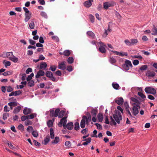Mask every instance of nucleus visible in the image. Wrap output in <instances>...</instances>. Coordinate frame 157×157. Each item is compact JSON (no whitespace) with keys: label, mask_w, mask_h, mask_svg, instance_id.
I'll use <instances>...</instances> for the list:
<instances>
[{"label":"nucleus","mask_w":157,"mask_h":157,"mask_svg":"<svg viewBox=\"0 0 157 157\" xmlns=\"http://www.w3.org/2000/svg\"><path fill=\"white\" fill-rule=\"evenodd\" d=\"M32 124V122L30 120H26L25 122V124L26 126H28L29 125H31Z\"/></svg>","instance_id":"bf43d9fd"},{"label":"nucleus","mask_w":157,"mask_h":157,"mask_svg":"<svg viewBox=\"0 0 157 157\" xmlns=\"http://www.w3.org/2000/svg\"><path fill=\"white\" fill-rule=\"evenodd\" d=\"M109 61L112 64H114L115 63L116 60L115 58V56L110 57L109 59Z\"/></svg>","instance_id":"2eb2a0df"},{"label":"nucleus","mask_w":157,"mask_h":157,"mask_svg":"<svg viewBox=\"0 0 157 157\" xmlns=\"http://www.w3.org/2000/svg\"><path fill=\"white\" fill-rule=\"evenodd\" d=\"M122 116L121 113L119 110H115V113L113 115V117L110 116V124L111 125H116V122L118 124L120 123V121L122 120Z\"/></svg>","instance_id":"f257e3e1"},{"label":"nucleus","mask_w":157,"mask_h":157,"mask_svg":"<svg viewBox=\"0 0 157 157\" xmlns=\"http://www.w3.org/2000/svg\"><path fill=\"white\" fill-rule=\"evenodd\" d=\"M32 112V110L31 109L26 107L25 108L23 111V113L25 115H28Z\"/></svg>","instance_id":"9b49d317"},{"label":"nucleus","mask_w":157,"mask_h":157,"mask_svg":"<svg viewBox=\"0 0 157 157\" xmlns=\"http://www.w3.org/2000/svg\"><path fill=\"white\" fill-rule=\"evenodd\" d=\"M66 62L65 61H63L60 63H59L58 66V68L59 69L64 70L66 69V67L65 65Z\"/></svg>","instance_id":"423d86ee"},{"label":"nucleus","mask_w":157,"mask_h":157,"mask_svg":"<svg viewBox=\"0 0 157 157\" xmlns=\"http://www.w3.org/2000/svg\"><path fill=\"white\" fill-rule=\"evenodd\" d=\"M29 27L31 29H33L35 27V24L33 21H31L29 24Z\"/></svg>","instance_id":"37998d69"},{"label":"nucleus","mask_w":157,"mask_h":157,"mask_svg":"<svg viewBox=\"0 0 157 157\" xmlns=\"http://www.w3.org/2000/svg\"><path fill=\"white\" fill-rule=\"evenodd\" d=\"M7 52H4L2 54L0 55V57L5 58L7 57Z\"/></svg>","instance_id":"603ef678"},{"label":"nucleus","mask_w":157,"mask_h":157,"mask_svg":"<svg viewBox=\"0 0 157 157\" xmlns=\"http://www.w3.org/2000/svg\"><path fill=\"white\" fill-rule=\"evenodd\" d=\"M40 15L43 17L47 19L48 18V16L46 13L44 11H41L40 13Z\"/></svg>","instance_id":"5701e85b"},{"label":"nucleus","mask_w":157,"mask_h":157,"mask_svg":"<svg viewBox=\"0 0 157 157\" xmlns=\"http://www.w3.org/2000/svg\"><path fill=\"white\" fill-rule=\"evenodd\" d=\"M145 92L147 94H152L155 95L156 93V90L152 87H146L144 89Z\"/></svg>","instance_id":"20e7f679"},{"label":"nucleus","mask_w":157,"mask_h":157,"mask_svg":"<svg viewBox=\"0 0 157 157\" xmlns=\"http://www.w3.org/2000/svg\"><path fill=\"white\" fill-rule=\"evenodd\" d=\"M87 35L89 36H90L93 38H94L95 37V34L91 31H88L86 33Z\"/></svg>","instance_id":"f3484780"},{"label":"nucleus","mask_w":157,"mask_h":157,"mask_svg":"<svg viewBox=\"0 0 157 157\" xmlns=\"http://www.w3.org/2000/svg\"><path fill=\"white\" fill-rule=\"evenodd\" d=\"M37 115V114L36 113H32L28 116V119H32L36 117Z\"/></svg>","instance_id":"2f4dec72"},{"label":"nucleus","mask_w":157,"mask_h":157,"mask_svg":"<svg viewBox=\"0 0 157 157\" xmlns=\"http://www.w3.org/2000/svg\"><path fill=\"white\" fill-rule=\"evenodd\" d=\"M89 17H90V18L91 21L92 23H93L94 22V16H93L92 15L90 14L89 15Z\"/></svg>","instance_id":"e2e57ef3"},{"label":"nucleus","mask_w":157,"mask_h":157,"mask_svg":"<svg viewBox=\"0 0 157 157\" xmlns=\"http://www.w3.org/2000/svg\"><path fill=\"white\" fill-rule=\"evenodd\" d=\"M52 39L55 40L56 42H58L59 39L58 37L56 36H53L52 37Z\"/></svg>","instance_id":"774afa93"},{"label":"nucleus","mask_w":157,"mask_h":157,"mask_svg":"<svg viewBox=\"0 0 157 157\" xmlns=\"http://www.w3.org/2000/svg\"><path fill=\"white\" fill-rule=\"evenodd\" d=\"M98 110L97 109H93L91 111V114L93 116H96V115L97 113Z\"/></svg>","instance_id":"f704fd0d"},{"label":"nucleus","mask_w":157,"mask_h":157,"mask_svg":"<svg viewBox=\"0 0 157 157\" xmlns=\"http://www.w3.org/2000/svg\"><path fill=\"white\" fill-rule=\"evenodd\" d=\"M4 111L6 112H7L10 111L9 108L7 105H6L4 106Z\"/></svg>","instance_id":"680f3d73"},{"label":"nucleus","mask_w":157,"mask_h":157,"mask_svg":"<svg viewBox=\"0 0 157 157\" xmlns=\"http://www.w3.org/2000/svg\"><path fill=\"white\" fill-rule=\"evenodd\" d=\"M147 66L146 65H142L140 68V69L141 71H145L147 68Z\"/></svg>","instance_id":"ea45409f"},{"label":"nucleus","mask_w":157,"mask_h":157,"mask_svg":"<svg viewBox=\"0 0 157 157\" xmlns=\"http://www.w3.org/2000/svg\"><path fill=\"white\" fill-rule=\"evenodd\" d=\"M47 125L49 127H52L53 125V122L51 120H49L48 121Z\"/></svg>","instance_id":"3c124183"},{"label":"nucleus","mask_w":157,"mask_h":157,"mask_svg":"<svg viewBox=\"0 0 157 157\" xmlns=\"http://www.w3.org/2000/svg\"><path fill=\"white\" fill-rule=\"evenodd\" d=\"M126 110L128 115L131 117L132 116V114L129 111V108L128 105H127L126 106Z\"/></svg>","instance_id":"79ce46f5"},{"label":"nucleus","mask_w":157,"mask_h":157,"mask_svg":"<svg viewBox=\"0 0 157 157\" xmlns=\"http://www.w3.org/2000/svg\"><path fill=\"white\" fill-rule=\"evenodd\" d=\"M67 60L68 63L69 64L72 63L74 62V59L72 57H69Z\"/></svg>","instance_id":"c9c22d12"},{"label":"nucleus","mask_w":157,"mask_h":157,"mask_svg":"<svg viewBox=\"0 0 157 157\" xmlns=\"http://www.w3.org/2000/svg\"><path fill=\"white\" fill-rule=\"evenodd\" d=\"M130 41L131 46L136 45L138 42V40L136 39H132Z\"/></svg>","instance_id":"6ab92c4d"},{"label":"nucleus","mask_w":157,"mask_h":157,"mask_svg":"<svg viewBox=\"0 0 157 157\" xmlns=\"http://www.w3.org/2000/svg\"><path fill=\"white\" fill-rule=\"evenodd\" d=\"M13 90V89L10 86H8L7 88V91L8 92H12Z\"/></svg>","instance_id":"052dcab7"},{"label":"nucleus","mask_w":157,"mask_h":157,"mask_svg":"<svg viewBox=\"0 0 157 157\" xmlns=\"http://www.w3.org/2000/svg\"><path fill=\"white\" fill-rule=\"evenodd\" d=\"M27 119H29L28 116H22L21 117V120L22 121H24Z\"/></svg>","instance_id":"13d9d810"},{"label":"nucleus","mask_w":157,"mask_h":157,"mask_svg":"<svg viewBox=\"0 0 157 157\" xmlns=\"http://www.w3.org/2000/svg\"><path fill=\"white\" fill-rule=\"evenodd\" d=\"M65 145L68 147H70L71 145V143L70 141H67L65 142Z\"/></svg>","instance_id":"6e6d98bb"},{"label":"nucleus","mask_w":157,"mask_h":157,"mask_svg":"<svg viewBox=\"0 0 157 157\" xmlns=\"http://www.w3.org/2000/svg\"><path fill=\"white\" fill-rule=\"evenodd\" d=\"M115 102L119 105H122L124 102V100L122 98L120 97L116 99Z\"/></svg>","instance_id":"1a4fd4ad"},{"label":"nucleus","mask_w":157,"mask_h":157,"mask_svg":"<svg viewBox=\"0 0 157 157\" xmlns=\"http://www.w3.org/2000/svg\"><path fill=\"white\" fill-rule=\"evenodd\" d=\"M65 114V111L64 110L60 111L58 115V118H60L63 117Z\"/></svg>","instance_id":"c756f323"},{"label":"nucleus","mask_w":157,"mask_h":157,"mask_svg":"<svg viewBox=\"0 0 157 157\" xmlns=\"http://www.w3.org/2000/svg\"><path fill=\"white\" fill-rule=\"evenodd\" d=\"M56 68L57 67L56 66L52 65L49 68V70H51L52 71H54L56 69Z\"/></svg>","instance_id":"49530a36"},{"label":"nucleus","mask_w":157,"mask_h":157,"mask_svg":"<svg viewBox=\"0 0 157 157\" xmlns=\"http://www.w3.org/2000/svg\"><path fill=\"white\" fill-rule=\"evenodd\" d=\"M124 42L128 46H131V41H130L129 40L126 39L124 40Z\"/></svg>","instance_id":"864d4df0"},{"label":"nucleus","mask_w":157,"mask_h":157,"mask_svg":"<svg viewBox=\"0 0 157 157\" xmlns=\"http://www.w3.org/2000/svg\"><path fill=\"white\" fill-rule=\"evenodd\" d=\"M67 117L65 116L62 117L58 124V126L62 127L63 125L64 129L67 128L69 130H71L73 127V123L72 122L68 123L66 124Z\"/></svg>","instance_id":"f03ea898"},{"label":"nucleus","mask_w":157,"mask_h":157,"mask_svg":"<svg viewBox=\"0 0 157 157\" xmlns=\"http://www.w3.org/2000/svg\"><path fill=\"white\" fill-rule=\"evenodd\" d=\"M33 142L34 143L35 145L38 147H40V143L37 142V141L35 140H34L33 141Z\"/></svg>","instance_id":"0e129e2a"},{"label":"nucleus","mask_w":157,"mask_h":157,"mask_svg":"<svg viewBox=\"0 0 157 157\" xmlns=\"http://www.w3.org/2000/svg\"><path fill=\"white\" fill-rule=\"evenodd\" d=\"M132 67V65L131 62L128 60H125L124 63L122 65L123 69L125 71L129 70L130 67Z\"/></svg>","instance_id":"7ed1b4c3"},{"label":"nucleus","mask_w":157,"mask_h":157,"mask_svg":"<svg viewBox=\"0 0 157 157\" xmlns=\"http://www.w3.org/2000/svg\"><path fill=\"white\" fill-rule=\"evenodd\" d=\"M98 120L99 122H101L103 119V116L102 114H99L97 116Z\"/></svg>","instance_id":"cd10ccee"},{"label":"nucleus","mask_w":157,"mask_h":157,"mask_svg":"<svg viewBox=\"0 0 157 157\" xmlns=\"http://www.w3.org/2000/svg\"><path fill=\"white\" fill-rule=\"evenodd\" d=\"M32 134V135L35 137H37L38 136V133L37 131H33Z\"/></svg>","instance_id":"a18cd8bd"},{"label":"nucleus","mask_w":157,"mask_h":157,"mask_svg":"<svg viewBox=\"0 0 157 157\" xmlns=\"http://www.w3.org/2000/svg\"><path fill=\"white\" fill-rule=\"evenodd\" d=\"M21 109V107L19 106H18L14 109L13 113L15 114L17 113L20 111Z\"/></svg>","instance_id":"ddd939ff"},{"label":"nucleus","mask_w":157,"mask_h":157,"mask_svg":"<svg viewBox=\"0 0 157 157\" xmlns=\"http://www.w3.org/2000/svg\"><path fill=\"white\" fill-rule=\"evenodd\" d=\"M138 95L142 98L144 99L146 98V96L141 92L139 91L138 92Z\"/></svg>","instance_id":"e433bc0d"},{"label":"nucleus","mask_w":157,"mask_h":157,"mask_svg":"<svg viewBox=\"0 0 157 157\" xmlns=\"http://www.w3.org/2000/svg\"><path fill=\"white\" fill-rule=\"evenodd\" d=\"M59 142V137L56 136L53 141L52 142V144H57Z\"/></svg>","instance_id":"393cba45"},{"label":"nucleus","mask_w":157,"mask_h":157,"mask_svg":"<svg viewBox=\"0 0 157 157\" xmlns=\"http://www.w3.org/2000/svg\"><path fill=\"white\" fill-rule=\"evenodd\" d=\"M140 107L139 105L137 104L136 105L134 106L132 108V113L134 116H136L139 113V110L138 107L140 108Z\"/></svg>","instance_id":"39448f33"},{"label":"nucleus","mask_w":157,"mask_h":157,"mask_svg":"<svg viewBox=\"0 0 157 157\" xmlns=\"http://www.w3.org/2000/svg\"><path fill=\"white\" fill-rule=\"evenodd\" d=\"M3 63L4 64L6 67H7L8 66H10L11 65V63L9 61H6L5 60H4L3 61Z\"/></svg>","instance_id":"7c9ffc66"},{"label":"nucleus","mask_w":157,"mask_h":157,"mask_svg":"<svg viewBox=\"0 0 157 157\" xmlns=\"http://www.w3.org/2000/svg\"><path fill=\"white\" fill-rule=\"evenodd\" d=\"M50 137L51 139H53L54 138V131L52 128L50 129Z\"/></svg>","instance_id":"b1692460"},{"label":"nucleus","mask_w":157,"mask_h":157,"mask_svg":"<svg viewBox=\"0 0 157 157\" xmlns=\"http://www.w3.org/2000/svg\"><path fill=\"white\" fill-rule=\"evenodd\" d=\"M71 54V51L70 50H67L63 52V55L66 56H68Z\"/></svg>","instance_id":"a878e982"},{"label":"nucleus","mask_w":157,"mask_h":157,"mask_svg":"<svg viewBox=\"0 0 157 157\" xmlns=\"http://www.w3.org/2000/svg\"><path fill=\"white\" fill-rule=\"evenodd\" d=\"M13 92L14 93V96L19 95L20 94L22 93L21 91L20 90H17L15 91H13Z\"/></svg>","instance_id":"de8ad7c7"},{"label":"nucleus","mask_w":157,"mask_h":157,"mask_svg":"<svg viewBox=\"0 0 157 157\" xmlns=\"http://www.w3.org/2000/svg\"><path fill=\"white\" fill-rule=\"evenodd\" d=\"M28 86L30 87L33 86L34 85V82L33 80H29L27 83Z\"/></svg>","instance_id":"473e14b6"},{"label":"nucleus","mask_w":157,"mask_h":157,"mask_svg":"<svg viewBox=\"0 0 157 157\" xmlns=\"http://www.w3.org/2000/svg\"><path fill=\"white\" fill-rule=\"evenodd\" d=\"M33 128L32 126H29L27 127V131L29 132H30V131L33 130Z\"/></svg>","instance_id":"69168bd1"},{"label":"nucleus","mask_w":157,"mask_h":157,"mask_svg":"<svg viewBox=\"0 0 157 157\" xmlns=\"http://www.w3.org/2000/svg\"><path fill=\"white\" fill-rule=\"evenodd\" d=\"M114 4V2H113L111 3H109L107 2H105L103 4V7L105 9H107L109 7L113 5Z\"/></svg>","instance_id":"6e6552de"},{"label":"nucleus","mask_w":157,"mask_h":157,"mask_svg":"<svg viewBox=\"0 0 157 157\" xmlns=\"http://www.w3.org/2000/svg\"><path fill=\"white\" fill-rule=\"evenodd\" d=\"M112 86L113 88H114L115 89L118 90L119 89V85L118 83H115L114 82H113L112 84Z\"/></svg>","instance_id":"c85d7f7f"},{"label":"nucleus","mask_w":157,"mask_h":157,"mask_svg":"<svg viewBox=\"0 0 157 157\" xmlns=\"http://www.w3.org/2000/svg\"><path fill=\"white\" fill-rule=\"evenodd\" d=\"M85 120L84 119H82L80 123V126L82 128H84L85 126Z\"/></svg>","instance_id":"4be33fe9"},{"label":"nucleus","mask_w":157,"mask_h":157,"mask_svg":"<svg viewBox=\"0 0 157 157\" xmlns=\"http://www.w3.org/2000/svg\"><path fill=\"white\" fill-rule=\"evenodd\" d=\"M91 2L89 1H86L84 2V5L86 7H89L92 5Z\"/></svg>","instance_id":"aec40b11"},{"label":"nucleus","mask_w":157,"mask_h":157,"mask_svg":"<svg viewBox=\"0 0 157 157\" xmlns=\"http://www.w3.org/2000/svg\"><path fill=\"white\" fill-rule=\"evenodd\" d=\"M8 105L10 106H16L17 103V102H10L8 103Z\"/></svg>","instance_id":"a19ab883"},{"label":"nucleus","mask_w":157,"mask_h":157,"mask_svg":"<svg viewBox=\"0 0 157 157\" xmlns=\"http://www.w3.org/2000/svg\"><path fill=\"white\" fill-rule=\"evenodd\" d=\"M45 75L46 77L48 78H51L53 76L52 73L50 71H47L45 73Z\"/></svg>","instance_id":"bb28decb"},{"label":"nucleus","mask_w":157,"mask_h":157,"mask_svg":"<svg viewBox=\"0 0 157 157\" xmlns=\"http://www.w3.org/2000/svg\"><path fill=\"white\" fill-rule=\"evenodd\" d=\"M47 67V64L45 62H42L40 64V66H38L37 67L39 69L45 70Z\"/></svg>","instance_id":"0eeeda50"},{"label":"nucleus","mask_w":157,"mask_h":157,"mask_svg":"<svg viewBox=\"0 0 157 157\" xmlns=\"http://www.w3.org/2000/svg\"><path fill=\"white\" fill-rule=\"evenodd\" d=\"M50 140V137L49 136H47L44 138L43 144L45 145H47Z\"/></svg>","instance_id":"a211bd4d"},{"label":"nucleus","mask_w":157,"mask_h":157,"mask_svg":"<svg viewBox=\"0 0 157 157\" xmlns=\"http://www.w3.org/2000/svg\"><path fill=\"white\" fill-rule=\"evenodd\" d=\"M105 47L100 46L98 49V50L102 53H105L106 52V49Z\"/></svg>","instance_id":"412c9836"},{"label":"nucleus","mask_w":157,"mask_h":157,"mask_svg":"<svg viewBox=\"0 0 157 157\" xmlns=\"http://www.w3.org/2000/svg\"><path fill=\"white\" fill-rule=\"evenodd\" d=\"M34 76V74L32 73L30 75L28 76L26 78L27 81H28L29 80H31V79L32 77Z\"/></svg>","instance_id":"8fccbe9b"},{"label":"nucleus","mask_w":157,"mask_h":157,"mask_svg":"<svg viewBox=\"0 0 157 157\" xmlns=\"http://www.w3.org/2000/svg\"><path fill=\"white\" fill-rule=\"evenodd\" d=\"M45 74L44 72L42 70H39L35 75L36 78H38L40 76H43Z\"/></svg>","instance_id":"9d476101"},{"label":"nucleus","mask_w":157,"mask_h":157,"mask_svg":"<svg viewBox=\"0 0 157 157\" xmlns=\"http://www.w3.org/2000/svg\"><path fill=\"white\" fill-rule=\"evenodd\" d=\"M74 129L77 131L79 130V125L78 123L76 122L75 124V127L74 128Z\"/></svg>","instance_id":"4c0bfd02"},{"label":"nucleus","mask_w":157,"mask_h":157,"mask_svg":"<svg viewBox=\"0 0 157 157\" xmlns=\"http://www.w3.org/2000/svg\"><path fill=\"white\" fill-rule=\"evenodd\" d=\"M32 71V69L31 68L29 67L26 71V73L27 74H29L30 72H31Z\"/></svg>","instance_id":"338daca9"},{"label":"nucleus","mask_w":157,"mask_h":157,"mask_svg":"<svg viewBox=\"0 0 157 157\" xmlns=\"http://www.w3.org/2000/svg\"><path fill=\"white\" fill-rule=\"evenodd\" d=\"M9 59L14 63L17 62L18 60V58L13 55L12 57H9Z\"/></svg>","instance_id":"dca6fc26"},{"label":"nucleus","mask_w":157,"mask_h":157,"mask_svg":"<svg viewBox=\"0 0 157 157\" xmlns=\"http://www.w3.org/2000/svg\"><path fill=\"white\" fill-rule=\"evenodd\" d=\"M31 13H25V22H27L31 18Z\"/></svg>","instance_id":"f8f14e48"},{"label":"nucleus","mask_w":157,"mask_h":157,"mask_svg":"<svg viewBox=\"0 0 157 157\" xmlns=\"http://www.w3.org/2000/svg\"><path fill=\"white\" fill-rule=\"evenodd\" d=\"M146 75L148 76L153 77L155 75V73L154 72L148 71Z\"/></svg>","instance_id":"4468645a"},{"label":"nucleus","mask_w":157,"mask_h":157,"mask_svg":"<svg viewBox=\"0 0 157 157\" xmlns=\"http://www.w3.org/2000/svg\"><path fill=\"white\" fill-rule=\"evenodd\" d=\"M12 72L10 71H6L2 73V75L4 76L9 75L12 74Z\"/></svg>","instance_id":"09e8293b"},{"label":"nucleus","mask_w":157,"mask_h":157,"mask_svg":"<svg viewBox=\"0 0 157 157\" xmlns=\"http://www.w3.org/2000/svg\"><path fill=\"white\" fill-rule=\"evenodd\" d=\"M60 111V109L59 108L57 109L54 112V116L55 117H57L58 116V115L59 114V112Z\"/></svg>","instance_id":"72a5a7b5"},{"label":"nucleus","mask_w":157,"mask_h":157,"mask_svg":"<svg viewBox=\"0 0 157 157\" xmlns=\"http://www.w3.org/2000/svg\"><path fill=\"white\" fill-rule=\"evenodd\" d=\"M128 55V53L127 52H120V56L123 57L124 56H127Z\"/></svg>","instance_id":"5fc2aeb1"},{"label":"nucleus","mask_w":157,"mask_h":157,"mask_svg":"<svg viewBox=\"0 0 157 157\" xmlns=\"http://www.w3.org/2000/svg\"><path fill=\"white\" fill-rule=\"evenodd\" d=\"M9 116L10 114L9 113H4L3 114V119L4 120H6Z\"/></svg>","instance_id":"58836bf2"},{"label":"nucleus","mask_w":157,"mask_h":157,"mask_svg":"<svg viewBox=\"0 0 157 157\" xmlns=\"http://www.w3.org/2000/svg\"><path fill=\"white\" fill-rule=\"evenodd\" d=\"M6 143L11 149H13L14 148L11 143L9 141H7Z\"/></svg>","instance_id":"4d7b16f0"},{"label":"nucleus","mask_w":157,"mask_h":157,"mask_svg":"<svg viewBox=\"0 0 157 157\" xmlns=\"http://www.w3.org/2000/svg\"><path fill=\"white\" fill-rule=\"evenodd\" d=\"M153 33H151L152 35H156L157 34V29L154 26V28L152 29V30Z\"/></svg>","instance_id":"c03bdc74"}]
</instances>
